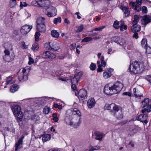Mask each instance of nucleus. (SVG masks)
Listing matches in <instances>:
<instances>
[{
  "instance_id": "nucleus-1",
  "label": "nucleus",
  "mask_w": 151,
  "mask_h": 151,
  "mask_svg": "<svg viewBox=\"0 0 151 151\" xmlns=\"http://www.w3.org/2000/svg\"><path fill=\"white\" fill-rule=\"evenodd\" d=\"M123 87V84L119 82H117L114 84L109 83L105 86L104 91L107 95L116 94L121 90Z\"/></svg>"
},
{
  "instance_id": "nucleus-2",
  "label": "nucleus",
  "mask_w": 151,
  "mask_h": 151,
  "mask_svg": "<svg viewBox=\"0 0 151 151\" xmlns=\"http://www.w3.org/2000/svg\"><path fill=\"white\" fill-rule=\"evenodd\" d=\"M41 4L40 7L46 8L47 12L45 14L49 17H54L57 15L56 9L54 7L50 5V2L48 0H40Z\"/></svg>"
},
{
  "instance_id": "nucleus-3",
  "label": "nucleus",
  "mask_w": 151,
  "mask_h": 151,
  "mask_svg": "<svg viewBox=\"0 0 151 151\" xmlns=\"http://www.w3.org/2000/svg\"><path fill=\"white\" fill-rule=\"evenodd\" d=\"M144 68L145 66L143 63L134 61L130 64L128 70L132 74H138L142 73Z\"/></svg>"
},
{
  "instance_id": "nucleus-4",
  "label": "nucleus",
  "mask_w": 151,
  "mask_h": 151,
  "mask_svg": "<svg viewBox=\"0 0 151 151\" xmlns=\"http://www.w3.org/2000/svg\"><path fill=\"white\" fill-rule=\"evenodd\" d=\"M12 109L17 122L21 121L22 120L23 114L22 112L21 111L20 107L18 105H14L12 106Z\"/></svg>"
},
{
  "instance_id": "nucleus-5",
  "label": "nucleus",
  "mask_w": 151,
  "mask_h": 151,
  "mask_svg": "<svg viewBox=\"0 0 151 151\" xmlns=\"http://www.w3.org/2000/svg\"><path fill=\"white\" fill-rule=\"evenodd\" d=\"M30 69V68L28 67L23 68L22 72L19 74V79L20 81H26L28 80L27 75Z\"/></svg>"
},
{
  "instance_id": "nucleus-6",
  "label": "nucleus",
  "mask_w": 151,
  "mask_h": 151,
  "mask_svg": "<svg viewBox=\"0 0 151 151\" xmlns=\"http://www.w3.org/2000/svg\"><path fill=\"white\" fill-rule=\"evenodd\" d=\"M111 42V43L113 42H115L122 46H124L126 44L125 40L124 39L118 36H115L113 37Z\"/></svg>"
},
{
  "instance_id": "nucleus-7",
  "label": "nucleus",
  "mask_w": 151,
  "mask_h": 151,
  "mask_svg": "<svg viewBox=\"0 0 151 151\" xmlns=\"http://www.w3.org/2000/svg\"><path fill=\"white\" fill-rule=\"evenodd\" d=\"M142 0H136V2H130L129 4L134 10L139 12L141 9L140 5L142 3Z\"/></svg>"
},
{
  "instance_id": "nucleus-8",
  "label": "nucleus",
  "mask_w": 151,
  "mask_h": 151,
  "mask_svg": "<svg viewBox=\"0 0 151 151\" xmlns=\"http://www.w3.org/2000/svg\"><path fill=\"white\" fill-rule=\"evenodd\" d=\"M104 109L105 110H110L113 111H117L119 110V107L118 106L115 104H114L112 103L111 104H106L105 107Z\"/></svg>"
},
{
  "instance_id": "nucleus-9",
  "label": "nucleus",
  "mask_w": 151,
  "mask_h": 151,
  "mask_svg": "<svg viewBox=\"0 0 151 151\" xmlns=\"http://www.w3.org/2000/svg\"><path fill=\"white\" fill-rule=\"evenodd\" d=\"M73 114L75 115L76 114L79 117L78 118V121L77 123H75L73 127L75 128L78 127L80 125L81 121V118L80 116H81V114L80 111L78 110L77 109L75 108L73 111Z\"/></svg>"
},
{
  "instance_id": "nucleus-10",
  "label": "nucleus",
  "mask_w": 151,
  "mask_h": 151,
  "mask_svg": "<svg viewBox=\"0 0 151 151\" xmlns=\"http://www.w3.org/2000/svg\"><path fill=\"white\" fill-rule=\"evenodd\" d=\"M32 28V26L27 24L23 26L20 29L21 33L22 35H25L27 34Z\"/></svg>"
},
{
  "instance_id": "nucleus-11",
  "label": "nucleus",
  "mask_w": 151,
  "mask_h": 151,
  "mask_svg": "<svg viewBox=\"0 0 151 151\" xmlns=\"http://www.w3.org/2000/svg\"><path fill=\"white\" fill-rule=\"evenodd\" d=\"M8 49H6L4 51V53L5 54V55L4 56V60L6 62H9L10 60H12L14 58V56H13L12 58H11L9 56L10 54V51Z\"/></svg>"
},
{
  "instance_id": "nucleus-12",
  "label": "nucleus",
  "mask_w": 151,
  "mask_h": 151,
  "mask_svg": "<svg viewBox=\"0 0 151 151\" xmlns=\"http://www.w3.org/2000/svg\"><path fill=\"white\" fill-rule=\"evenodd\" d=\"M75 93L76 96H77L78 94L80 98H83L84 99L87 98V91L84 89H81L79 91H77V92H75Z\"/></svg>"
},
{
  "instance_id": "nucleus-13",
  "label": "nucleus",
  "mask_w": 151,
  "mask_h": 151,
  "mask_svg": "<svg viewBox=\"0 0 151 151\" xmlns=\"http://www.w3.org/2000/svg\"><path fill=\"white\" fill-rule=\"evenodd\" d=\"M147 114H144L139 115L138 116H137V120L147 124L148 122L147 120Z\"/></svg>"
},
{
  "instance_id": "nucleus-14",
  "label": "nucleus",
  "mask_w": 151,
  "mask_h": 151,
  "mask_svg": "<svg viewBox=\"0 0 151 151\" xmlns=\"http://www.w3.org/2000/svg\"><path fill=\"white\" fill-rule=\"evenodd\" d=\"M81 76L82 74L80 73H78L75 75L73 78L71 79L72 84L77 85L78 80Z\"/></svg>"
},
{
  "instance_id": "nucleus-15",
  "label": "nucleus",
  "mask_w": 151,
  "mask_h": 151,
  "mask_svg": "<svg viewBox=\"0 0 151 151\" xmlns=\"http://www.w3.org/2000/svg\"><path fill=\"white\" fill-rule=\"evenodd\" d=\"M51 50L56 51L60 49V44L56 42H50Z\"/></svg>"
},
{
  "instance_id": "nucleus-16",
  "label": "nucleus",
  "mask_w": 151,
  "mask_h": 151,
  "mask_svg": "<svg viewBox=\"0 0 151 151\" xmlns=\"http://www.w3.org/2000/svg\"><path fill=\"white\" fill-rule=\"evenodd\" d=\"M96 103V102L94 98H91L87 101V106L89 108L91 109L95 106Z\"/></svg>"
},
{
  "instance_id": "nucleus-17",
  "label": "nucleus",
  "mask_w": 151,
  "mask_h": 151,
  "mask_svg": "<svg viewBox=\"0 0 151 151\" xmlns=\"http://www.w3.org/2000/svg\"><path fill=\"white\" fill-rule=\"evenodd\" d=\"M112 114L114 116H116L118 119H121L123 117V114L122 111L121 110H119H119L117 111L114 112V113H113Z\"/></svg>"
},
{
  "instance_id": "nucleus-18",
  "label": "nucleus",
  "mask_w": 151,
  "mask_h": 151,
  "mask_svg": "<svg viewBox=\"0 0 151 151\" xmlns=\"http://www.w3.org/2000/svg\"><path fill=\"white\" fill-rule=\"evenodd\" d=\"M94 135L95 137V139L101 141L104 137V134L101 132L96 131L94 132Z\"/></svg>"
},
{
  "instance_id": "nucleus-19",
  "label": "nucleus",
  "mask_w": 151,
  "mask_h": 151,
  "mask_svg": "<svg viewBox=\"0 0 151 151\" xmlns=\"http://www.w3.org/2000/svg\"><path fill=\"white\" fill-rule=\"evenodd\" d=\"M151 19L147 15L145 16L143 19L141 20V24H142L146 25L150 22Z\"/></svg>"
},
{
  "instance_id": "nucleus-20",
  "label": "nucleus",
  "mask_w": 151,
  "mask_h": 151,
  "mask_svg": "<svg viewBox=\"0 0 151 151\" xmlns=\"http://www.w3.org/2000/svg\"><path fill=\"white\" fill-rule=\"evenodd\" d=\"M133 93L136 98L140 97L143 96L142 94L138 89L134 88L133 89Z\"/></svg>"
},
{
  "instance_id": "nucleus-21",
  "label": "nucleus",
  "mask_w": 151,
  "mask_h": 151,
  "mask_svg": "<svg viewBox=\"0 0 151 151\" xmlns=\"http://www.w3.org/2000/svg\"><path fill=\"white\" fill-rule=\"evenodd\" d=\"M45 18L40 17H38L36 21V25H41L45 24Z\"/></svg>"
},
{
  "instance_id": "nucleus-22",
  "label": "nucleus",
  "mask_w": 151,
  "mask_h": 151,
  "mask_svg": "<svg viewBox=\"0 0 151 151\" xmlns=\"http://www.w3.org/2000/svg\"><path fill=\"white\" fill-rule=\"evenodd\" d=\"M141 28L139 25H133L131 27V30L133 32H136L139 31Z\"/></svg>"
},
{
  "instance_id": "nucleus-23",
  "label": "nucleus",
  "mask_w": 151,
  "mask_h": 151,
  "mask_svg": "<svg viewBox=\"0 0 151 151\" xmlns=\"http://www.w3.org/2000/svg\"><path fill=\"white\" fill-rule=\"evenodd\" d=\"M149 99L148 98H145L141 103V106L142 107L144 108L146 107L149 104Z\"/></svg>"
},
{
  "instance_id": "nucleus-24",
  "label": "nucleus",
  "mask_w": 151,
  "mask_h": 151,
  "mask_svg": "<svg viewBox=\"0 0 151 151\" xmlns=\"http://www.w3.org/2000/svg\"><path fill=\"white\" fill-rule=\"evenodd\" d=\"M36 27L37 30L40 32H44L46 30L45 24L36 25Z\"/></svg>"
},
{
  "instance_id": "nucleus-25",
  "label": "nucleus",
  "mask_w": 151,
  "mask_h": 151,
  "mask_svg": "<svg viewBox=\"0 0 151 151\" xmlns=\"http://www.w3.org/2000/svg\"><path fill=\"white\" fill-rule=\"evenodd\" d=\"M121 9L123 11L125 17H128L129 16L130 12L128 8L122 6L121 7Z\"/></svg>"
},
{
  "instance_id": "nucleus-26",
  "label": "nucleus",
  "mask_w": 151,
  "mask_h": 151,
  "mask_svg": "<svg viewBox=\"0 0 151 151\" xmlns=\"http://www.w3.org/2000/svg\"><path fill=\"white\" fill-rule=\"evenodd\" d=\"M50 135L49 134H46L42 136V139L43 142H45L50 140Z\"/></svg>"
},
{
  "instance_id": "nucleus-27",
  "label": "nucleus",
  "mask_w": 151,
  "mask_h": 151,
  "mask_svg": "<svg viewBox=\"0 0 151 151\" xmlns=\"http://www.w3.org/2000/svg\"><path fill=\"white\" fill-rule=\"evenodd\" d=\"M19 86L16 84H14L10 87V91L12 93H14L18 90Z\"/></svg>"
},
{
  "instance_id": "nucleus-28",
  "label": "nucleus",
  "mask_w": 151,
  "mask_h": 151,
  "mask_svg": "<svg viewBox=\"0 0 151 151\" xmlns=\"http://www.w3.org/2000/svg\"><path fill=\"white\" fill-rule=\"evenodd\" d=\"M41 2L40 0H38L37 1L33 0L31 4L32 6L37 7H40Z\"/></svg>"
},
{
  "instance_id": "nucleus-29",
  "label": "nucleus",
  "mask_w": 151,
  "mask_h": 151,
  "mask_svg": "<svg viewBox=\"0 0 151 151\" xmlns=\"http://www.w3.org/2000/svg\"><path fill=\"white\" fill-rule=\"evenodd\" d=\"M38 49L39 46L37 43H35L33 44L32 47V49L33 51L34 52H37L38 51Z\"/></svg>"
},
{
  "instance_id": "nucleus-30",
  "label": "nucleus",
  "mask_w": 151,
  "mask_h": 151,
  "mask_svg": "<svg viewBox=\"0 0 151 151\" xmlns=\"http://www.w3.org/2000/svg\"><path fill=\"white\" fill-rule=\"evenodd\" d=\"M22 142H19V141H18L16 143L15 145V151H17L18 150L21 148L22 147Z\"/></svg>"
},
{
  "instance_id": "nucleus-31",
  "label": "nucleus",
  "mask_w": 151,
  "mask_h": 151,
  "mask_svg": "<svg viewBox=\"0 0 151 151\" xmlns=\"http://www.w3.org/2000/svg\"><path fill=\"white\" fill-rule=\"evenodd\" d=\"M12 79L13 77L12 76H9L7 77L6 84L8 85L12 84L14 82V81H13Z\"/></svg>"
},
{
  "instance_id": "nucleus-32",
  "label": "nucleus",
  "mask_w": 151,
  "mask_h": 151,
  "mask_svg": "<svg viewBox=\"0 0 151 151\" xmlns=\"http://www.w3.org/2000/svg\"><path fill=\"white\" fill-rule=\"evenodd\" d=\"M138 131V129L137 128H134L130 129V132L129 133V135L130 136H133L135 134L137 133Z\"/></svg>"
},
{
  "instance_id": "nucleus-33",
  "label": "nucleus",
  "mask_w": 151,
  "mask_h": 151,
  "mask_svg": "<svg viewBox=\"0 0 151 151\" xmlns=\"http://www.w3.org/2000/svg\"><path fill=\"white\" fill-rule=\"evenodd\" d=\"M50 108L47 106H45L43 108V112L45 114H48L50 111Z\"/></svg>"
},
{
  "instance_id": "nucleus-34",
  "label": "nucleus",
  "mask_w": 151,
  "mask_h": 151,
  "mask_svg": "<svg viewBox=\"0 0 151 151\" xmlns=\"http://www.w3.org/2000/svg\"><path fill=\"white\" fill-rule=\"evenodd\" d=\"M51 35L52 36L55 37H58L59 35V33L54 30L51 31Z\"/></svg>"
},
{
  "instance_id": "nucleus-35",
  "label": "nucleus",
  "mask_w": 151,
  "mask_h": 151,
  "mask_svg": "<svg viewBox=\"0 0 151 151\" xmlns=\"http://www.w3.org/2000/svg\"><path fill=\"white\" fill-rule=\"evenodd\" d=\"M111 73L105 71L103 73V77L105 79H107L111 77Z\"/></svg>"
},
{
  "instance_id": "nucleus-36",
  "label": "nucleus",
  "mask_w": 151,
  "mask_h": 151,
  "mask_svg": "<svg viewBox=\"0 0 151 151\" xmlns=\"http://www.w3.org/2000/svg\"><path fill=\"white\" fill-rule=\"evenodd\" d=\"M105 27L106 26H105L100 27H99L93 29L91 32H93L94 31H101L103 29H104Z\"/></svg>"
},
{
  "instance_id": "nucleus-37",
  "label": "nucleus",
  "mask_w": 151,
  "mask_h": 151,
  "mask_svg": "<svg viewBox=\"0 0 151 151\" xmlns=\"http://www.w3.org/2000/svg\"><path fill=\"white\" fill-rule=\"evenodd\" d=\"M17 5L16 0H11L10 1L9 5L11 8L15 7Z\"/></svg>"
},
{
  "instance_id": "nucleus-38",
  "label": "nucleus",
  "mask_w": 151,
  "mask_h": 151,
  "mask_svg": "<svg viewBox=\"0 0 151 151\" xmlns=\"http://www.w3.org/2000/svg\"><path fill=\"white\" fill-rule=\"evenodd\" d=\"M104 56H101V58L100 60L101 61V65L103 67H105L106 65V63L104 60Z\"/></svg>"
},
{
  "instance_id": "nucleus-39",
  "label": "nucleus",
  "mask_w": 151,
  "mask_h": 151,
  "mask_svg": "<svg viewBox=\"0 0 151 151\" xmlns=\"http://www.w3.org/2000/svg\"><path fill=\"white\" fill-rule=\"evenodd\" d=\"M32 119L34 121L37 122L39 121L40 118L39 116L34 115L32 116Z\"/></svg>"
},
{
  "instance_id": "nucleus-40",
  "label": "nucleus",
  "mask_w": 151,
  "mask_h": 151,
  "mask_svg": "<svg viewBox=\"0 0 151 151\" xmlns=\"http://www.w3.org/2000/svg\"><path fill=\"white\" fill-rule=\"evenodd\" d=\"M49 53V51H46L45 52H43L42 54V58H48Z\"/></svg>"
},
{
  "instance_id": "nucleus-41",
  "label": "nucleus",
  "mask_w": 151,
  "mask_h": 151,
  "mask_svg": "<svg viewBox=\"0 0 151 151\" xmlns=\"http://www.w3.org/2000/svg\"><path fill=\"white\" fill-rule=\"evenodd\" d=\"M5 47L6 49H8L9 50H12V46L10 43L6 44Z\"/></svg>"
},
{
  "instance_id": "nucleus-42",
  "label": "nucleus",
  "mask_w": 151,
  "mask_h": 151,
  "mask_svg": "<svg viewBox=\"0 0 151 151\" xmlns=\"http://www.w3.org/2000/svg\"><path fill=\"white\" fill-rule=\"evenodd\" d=\"M77 30H76V32H80L82 31L83 29V26L82 25H81L80 26L76 27Z\"/></svg>"
},
{
  "instance_id": "nucleus-43",
  "label": "nucleus",
  "mask_w": 151,
  "mask_h": 151,
  "mask_svg": "<svg viewBox=\"0 0 151 151\" xmlns=\"http://www.w3.org/2000/svg\"><path fill=\"white\" fill-rule=\"evenodd\" d=\"M92 40V38L91 37H87L83 39L82 40L81 42H88L89 41H91Z\"/></svg>"
},
{
  "instance_id": "nucleus-44",
  "label": "nucleus",
  "mask_w": 151,
  "mask_h": 151,
  "mask_svg": "<svg viewBox=\"0 0 151 151\" xmlns=\"http://www.w3.org/2000/svg\"><path fill=\"white\" fill-rule=\"evenodd\" d=\"M146 50V53L147 54H151V48L149 46H147L145 47Z\"/></svg>"
},
{
  "instance_id": "nucleus-45",
  "label": "nucleus",
  "mask_w": 151,
  "mask_h": 151,
  "mask_svg": "<svg viewBox=\"0 0 151 151\" xmlns=\"http://www.w3.org/2000/svg\"><path fill=\"white\" fill-rule=\"evenodd\" d=\"M119 22L118 21L116 20L114 23L113 26L116 29H118L119 28L120 26L119 24Z\"/></svg>"
},
{
  "instance_id": "nucleus-46",
  "label": "nucleus",
  "mask_w": 151,
  "mask_h": 151,
  "mask_svg": "<svg viewBox=\"0 0 151 151\" xmlns=\"http://www.w3.org/2000/svg\"><path fill=\"white\" fill-rule=\"evenodd\" d=\"M127 28V26L126 25H125L124 24H120V31H122L124 30H126Z\"/></svg>"
},
{
  "instance_id": "nucleus-47",
  "label": "nucleus",
  "mask_w": 151,
  "mask_h": 151,
  "mask_svg": "<svg viewBox=\"0 0 151 151\" xmlns=\"http://www.w3.org/2000/svg\"><path fill=\"white\" fill-rule=\"evenodd\" d=\"M44 46L46 49L51 50L50 42L45 43Z\"/></svg>"
},
{
  "instance_id": "nucleus-48",
  "label": "nucleus",
  "mask_w": 151,
  "mask_h": 151,
  "mask_svg": "<svg viewBox=\"0 0 151 151\" xmlns=\"http://www.w3.org/2000/svg\"><path fill=\"white\" fill-rule=\"evenodd\" d=\"M61 21V18L60 17L55 18L53 20V22L55 24H56L58 22L60 23Z\"/></svg>"
},
{
  "instance_id": "nucleus-49",
  "label": "nucleus",
  "mask_w": 151,
  "mask_h": 151,
  "mask_svg": "<svg viewBox=\"0 0 151 151\" xmlns=\"http://www.w3.org/2000/svg\"><path fill=\"white\" fill-rule=\"evenodd\" d=\"M55 55L54 54L50 52V53L49 55L48 58L50 59H53L55 58Z\"/></svg>"
},
{
  "instance_id": "nucleus-50",
  "label": "nucleus",
  "mask_w": 151,
  "mask_h": 151,
  "mask_svg": "<svg viewBox=\"0 0 151 151\" xmlns=\"http://www.w3.org/2000/svg\"><path fill=\"white\" fill-rule=\"evenodd\" d=\"M89 68L91 70H93L96 69V65L95 64L92 63L91 64Z\"/></svg>"
},
{
  "instance_id": "nucleus-51",
  "label": "nucleus",
  "mask_w": 151,
  "mask_h": 151,
  "mask_svg": "<svg viewBox=\"0 0 151 151\" xmlns=\"http://www.w3.org/2000/svg\"><path fill=\"white\" fill-rule=\"evenodd\" d=\"M141 44L142 46H144V47L147 46V41L145 39H143L141 41Z\"/></svg>"
},
{
  "instance_id": "nucleus-52",
  "label": "nucleus",
  "mask_w": 151,
  "mask_h": 151,
  "mask_svg": "<svg viewBox=\"0 0 151 151\" xmlns=\"http://www.w3.org/2000/svg\"><path fill=\"white\" fill-rule=\"evenodd\" d=\"M66 76L65 75H64V76H61V77H59L58 79L62 81H66L67 79H66Z\"/></svg>"
},
{
  "instance_id": "nucleus-53",
  "label": "nucleus",
  "mask_w": 151,
  "mask_h": 151,
  "mask_svg": "<svg viewBox=\"0 0 151 151\" xmlns=\"http://www.w3.org/2000/svg\"><path fill=\"white\" fill-rule=\"evenodd\" d=\"M141 9L143 13H147V8L146 7L143 6L142 8Z\"/></svg>"
},
{
  "instance_id": "nucleus-54",
  "label": "nucleus",
  "mask_w": 151,
  "mask_h": 151,
  "mask_svg": "<svg viewBox=\"0 0 151 151\" xmlns=\"http://www.w3.org/2000/svg\"><path fill=\"white\" fill-rule=\"evenodd\" d=\"M52 116L53 117V120L56 122H57L58 120V118L57 117V115L55 113H54L52 114Z\"/></svg>"
},
{
  "instance_id": "nucleus-55",
  "label": "nucleus",
  "mask_w": 151,
  "mask_h": 151,
  "mask_svg": "<svg viewBox=\"0 0 151 151\" xmlns=\"http://www.w3.org/2000/svg\"><path fill=\"white\" fill-rule=\"evenodd\" d=\"M72 85L71 86V88L72 89H73V90L75 91V92H77V91H78L76 89V84H72Z\"/></svg>"
},
{
  "instance_id": "nucleus-56",
  "label": "nucleus",
  "mask_w": 151,
  "mask_h": 151,
  "mask_svg": "<svg viewBox=\"0 0 151 151\" xmlns=\"http://www.w3.org/2000/svg\"><path fill=\"white\" fill-rule=\"evenodd\" d=\"M146 79L151 84V76L147 75L145 77Z\"/></svg>"
},
{
  "instance_id": "nucleus-57",
  "label": "nucleus",
  "mask_w": 151,
  "mask_h": 151,
  "mask_svg": "<svg viewBox=\"0 0 151 151\" xmlns=\"http://www.w3.org/2000/svg\"><path fill=\"white\" fill-rule=\"evenodd\" d=\"M146 107L147 112L148 113L151 111V105L149 104Z\"/></svg>"
},
{
  "instance_id": "nucleus-58",
  "label": "nucleus",
  "mask_w": 151,
  "mask_h": 151,
  "mask_svg": "<svg viewBox=\"0 0 151 151\" xmlns=\"http://www.w3.org/2000/svg\"><path fill=\"white\" fill-rule=\"evenodd\" d=\"M76 43H74L70 45V49L71 50H73L74 49L76 46Z\"/></svg>"
},
{
  "instance_id": "nucleus-59",
  "label": "nucleus",
  "mask_w": 151,
  "mask_h": 151,
  "mask_svg": "<svg viewBox=\"0 0 151 151\" xmlns=\"http://www.w3.org/2000/svg\"><path fill=\"white\" fill-rule=\"evenodd\" d=\"M27 5V4L25 2H21L20 3V6L21 7H26Z\"/></svg>"
},
{
  "instance_id": "nucleus-60",
  "label": "nucleus",
  "mask_w": 151,
  "mask_h": 151,
  "mask_svg": "<svg viewBox=\"0 0 151 151\" xmlns=\"http://www.w3.org/2000/svg\"><path fill=\"white\" fill-rule=\"evenodd\" d=\"M122 95L128 96L130 97L131 96V93L130 92H125L123 93Z\"/></svg>"
},
{
  "instance_id": "nucleus-61",
  "label": "nucleus",
  "mask_w": 151,
  "mask_h": 151,
  "mask_svg": "<svg viewBox=\"0 0 151 151\" xmlns=\"http://www.w3.org/2000/svg\"><path fill=\"white\" fill-rule=\"evenodd\" d=\"M101 65H99V66H98V68L97 69V71L99 72H101L102 71L103 69L101 68Z\"/></svg>"
},
{
  "instance_id": "nucleus-62",
  "label": "nucleus",
  "mask_w": 151,
  "mask_h": 151,
  "mask_svg": "<svg viewBox=\"0 0 151 151\" xmlns=\"http://www.w3.org/2000/svg\"><path fill=\"white\" fill-rule=\"evenodd\" d=\"M34 62V61L33 59L30 57H29V61L28 62V64L29 65H31Z\"/></svg>"
},
{
  "instance_id": "nucleus-63",
  "label": "nucleus",
  "mask_w": 151,
  "mask_h": 151,
  "mask_svg": "<svg viewBox=\"0 0 151 151\" xmlns=\"http://www.w3.org/2000/svg\"><path fill=\"white\" fill-rule=\"evenodd\" d=\"M114 52L112 51V49L111 47H109L108 49V51L107 53L108 54H111L112 53H113Z\"/></svg>"
},
{
  "instance_id": "nucleus-64",
  "label": "nucleus",
  "mask_w": 151,
  "mask_h": 151,
  "mask_svg": "<svg viewBox=\"0 0 151 151\" xmlns=\"http://www.w3.org/2000/svg\"><path fill=\"white\" fill-rule=\"evenodd\" d=\"M134 33L133 35L132 36L134 38H135L136 39H137L138 38V33L137 32H134Z\"/></svg>"
}]
</instances>
